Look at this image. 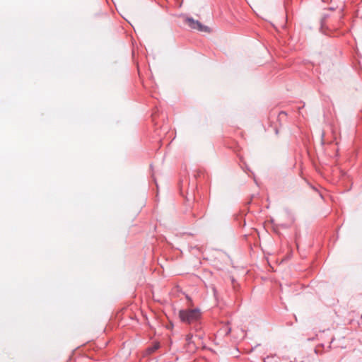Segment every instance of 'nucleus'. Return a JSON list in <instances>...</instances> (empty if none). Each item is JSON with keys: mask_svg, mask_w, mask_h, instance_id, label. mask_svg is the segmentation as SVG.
Segmentation results:
<instances>
[{"mask_svg": "<svg viewBox=\"0 0 362 362\" xmlns=\"http://www.w3.org/2000/svg\"><path fill=\"white\" fill-rule=\"evenodd\" d=\"M158 348V346H154L153 347L149 349L151 351H154L156 349Z\"/></svg>", "mask_w": 362, "mask_h": 362, "instance_id": "5", "label": "nucleus"}, {"mask_svg": "<svg viewBox=\"0 0 362 362\" xmlns=\"http://www.w3.org/2000/svg\"><path fill=\"white\" fill-rule=\"evenodd\" d=\"M192 338V334H187L186 337V341L188 342L189 344H190V343H191Z\"/></svg>", "mask_w": 362, "mask_h": 362, "instance_id": "3", "label": "nucleus"}, {"mask_svg": "<svg viewBox=\"0 0 362 362\" xmlns=\"http://www.w3.org/2000/svg\"><path fill=\"white\" fill-rule=\"evenodd\" d=\"M189 27L193 30L200 32H209V28L204 25L199 21L194 20L192 18H187L185 20Z\"/></svg>", "mask_w": 362, "mask_h": 362, "instance_id": "2", "label": "nucleus"}, {"mask_svg": "<svg viewBox=\"0 0 362 362\" xmlns=\"http://www.w3.org/2000/svg\"><path fill=\"white\" fill-rule=\"evenodd\" d=\"M201 311L198 308L184 309L179 311L180 320L189 325L198 322L201 318Z\"/></svg>", "mask_w": 362, "mask_h": 362, "instance_id": "1", "label": "nucleus"}, {"mask_svg": "<svg viewBox=\"0 0 362 362\" xmlns=\"http://www.w3.org/2000/svg\"><path fill=\"white\" fill-rule=\"evenodd\" d=\"M226 334H228L230 332V329L228 328V327H226Z\"/></svg>", "mask_w": 362, "mask_h": 362, "instance_id": "6", "label": "nucleus"}, {"mask_svg": "<svg viewBox=\"0 0 362 362\" xmlns=\"http://www.w3.org/2000/svg\"><path fill=\"white\" fill-rule=\"evenodd\" d=\"M274 358V357H267L264 359V362H272V360Z\"/></svg>", "mask_w": 362, "mask_h": 362, "instance_id": "4", "label": "nucleus"}]
</instances>
